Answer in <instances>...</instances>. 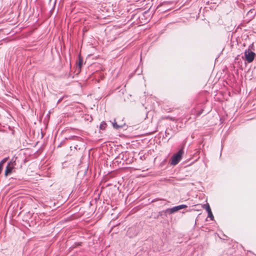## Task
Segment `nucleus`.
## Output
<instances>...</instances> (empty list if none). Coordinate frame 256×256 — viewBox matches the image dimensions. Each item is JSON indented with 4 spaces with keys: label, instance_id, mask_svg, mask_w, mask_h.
<instances>
[{
    "label": "nucleus",
    "instance_id": "9",
    "mask_svg": "<svg viewBox=\"0 0 256 256\" xmlns=\"http://www.w3.org/2000/svg\"><path fill=\"white\" fill-rule=\"evenodd\" d=\"M208 217L210 218L211 220H214V216H213V214H212V211L209 212H208Z\"/></svg>",
    "mask_w": 256,
    "mask_h": 256
},
{
    "label": "nucleus",
    "instance_id": "7",
    "mask_svg": "<svg viewBox=\"0 0 256 256\" xmlns=\"http://www.w3.org/2000/svg\"><path fill=\"white\" fill-rule=\"evenodd\" d=\"M112 126H113L114 128L115 129H116V130L120 128H122V126L118 125L116 122H113Z\"/></svg>",
    "mask_w": 256,
    "mask_h": 256
},
{
    "label": "nucleus",
    "instance_id": "10",
    "mask_svg": "<svg viewBox=\"0 0 256 256\" xmlns=\"http://www.w3.org/2000/svg\"><path fill=\"white\" fill-rule=\"evenodd\" d=\"M162 118L166 119V120H172V121H174V118H172V117H170L169 116L163 117Z\"/></svg>",
    "mask_w": 256,
    "mask_h": 256
},
{
    "label": "nucleus",
    "instance_id": "12",
    "mask_svg": "<svg viewBox=\"0 0 256 256\" xmlns=\"http://www.w3.org/2000/svg\"><path fill=\"white\" fill-rule=\"evenodd\" d=\"M203 110H201L200 111L198 114H197V115L198 116H200Z\"/></svg>",
    "mask_w": 256,
    "mask_h": 256
},
{
    "label": "nucleus",
    "instance_id": "3",
    "mask_svg": "<svg viewBox=\"0 0 256 256\" xmlns=\"http://www.w3.org/2000/svg\"><path fill=\"white\" fill-rule=\"evenodd\" d=\"M244 56L246 58V60L248 62H251L254 60L255 54L254 52L248 50V51L245 52Z\"/></svg>",
    "mask_w": 256,
    "mask_h": 256
},
{
    "label": "nucleus",
    "instance_id": "6",
    "mask_svg": "<svg viewBox=\"0 0 256 256\" xmlns=\"http://www.w3.org/2000/svg\"><path fill=\"white\" fill-rule=\"evenodd\" d=\"M106 126V124L104 122H101L100 128V130H104Z\"/></svg>",
    "mask_w": 256,
    "mask_h": 256
},
{
    "label": "nucleus",
    "instance_id": "8",
    "mask_svg": "<svg viewBox=\"0 0 256 256\" xmlns=\"http://www.w3.org/2000/svg\"><path fill=\"white\" fill-rule=\"evenodd\" d=\"M8 158H6L4 159H2L0 162V165H1V166H3L4 164L6 162V160H8Z\"/></svg>",
    "mask_w": 256,
    "mask_h": 256
},
{
    "label": "nucleus",
    "instance_id": "1",
    "mask_svg": "<svg viewBox=\"0 0 256 256\" xmlns=\"http://www.w3.org/2000/svg\"><path fill=\"white\" fill-rule=\"evenodd\" d=\"M184 152L182 148H181L178 152L174 154L171 158L170 164L173 166L176 165L181 160Z\"/></svg>",
    "mask_w": 256,
    "mask_h": 256
},
{
    "label": "nucleus",
    "instance_id": "11",
    "mask_svg": "<svg viewBox=\"0 0 256 256\" xmlns=\"http://www.w3.org/2000/svg\"><path fill=\"white\" fill-rule=\"evenodd\" d=\"M82 61L80 60V62H79V64H78V66H79L80 67V66H82Z\"/></svg>",
    "mask_w": 256,
    "mask_h": 256
},
{
    "label": "nucleus",
    "instance_id": "2",
    "mask_svg": "<svg viewBox=\"0 0 256 256\" xmlns=\"http://www.w3.org/2000/svg\"><path fill=\"white\" fill-rule=\"evenodd\" d=\"M16 165V161L12 160L8 164L4 172V175L6 176L12 172V170Z\"/></svg>",
    "mask_w": 256,
    "mask_h": 256
},
{
    "label": "nucleus",
    "instance_id": "5",
    "mask_svg": "<svg viewBox=\"0 0 256 256\" xmlns=\"http://www.w3.org/2000/svg\"><path fill=\"white\" fill-rule=\"evenodd\" d=\"M203 208H204L207 211L208 213L209 212L212 211L210 208L208 204H204L203 206Z\"/></svg>",
    "mask_w": 256,
    "mask_h": 256
},
{
    "label": "nucleus",
    "instance_id": "4",
    "mask_svg": "<svg viewBox=\"0 0 256 256\" xmlns=\"http://www.w3.org/2000/svg\"><path fill=\"white\" fill-rule=\"evenodd\" d=\"M188 206L186 204H181L178 206H174L170 208H168L166 210V211L168 212L170 214H172L177 212L180 210L186 208Z\"/></svg>",
    "mask_w": 256,
    "mask_h": 256
}]
</instances>
